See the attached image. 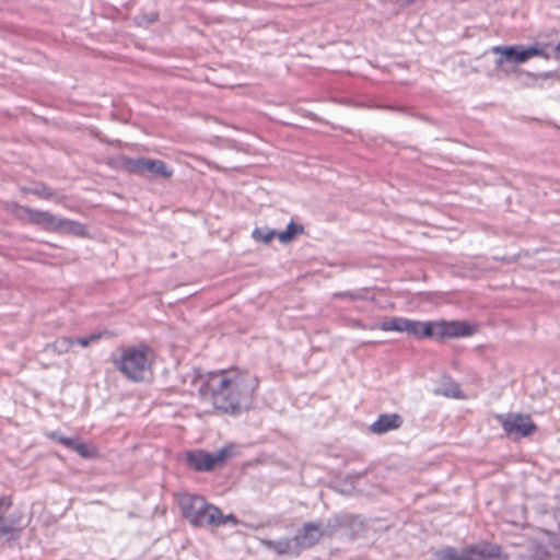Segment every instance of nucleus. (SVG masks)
<instances>
[{
    "mask_svg": "<svg viewBox=\"0 0 560 560\" xmlns=\"http://www.w3.org/2000/svg\"><path fill=\"white\" fill-rule=\"evenodd\" d=\"M11 506V501L7 497L0 495V536L7 537L8 539L16 537V529L14 526L4 518V513Z\"/></svg>",
    "mask_w": 560,
    "mask_h": 560,
    "instance_id": "4468645a",
    "label": "nucleus"
},
{
    "mask_svg": "<svg viewBox=\"0 0 560 560\" xmlns=\"http://www.w3.org/2000/svg\"><path fill=\"white\" fill-rule=\"evenodd\" d=\"M232 455V446H223L214 453L203 450L188 451L185 455L189 468L196 471H210L217 465L223 464Z\"/></svg>",
    "mask_w": 560,
    "mask_h": 560,
    "instance_id": "423d86ee",
    "label": "nucleus"
},
{
    "mask_svg": "<svg viewBox=\"0 0 560 560\" xmlns=\"http://www.w3.org/2000/svg\"><path fill=\"white\" fill-rule=\"evenodd\" d=\"M336 296H338V298H347V299H350V300L359 299V294L358 293H353V292H349V291L337 293Z\"/></svg>",
    "mask_w": 560,
    "mask_h": 560,
    "instance_id": "c85d7f7f",
    "label": "nucleus"
},
{
    "mask_svg": "<svg viewBox=\"0 0 560 560\" xmlns=\"http://www.w3.org/2000/svg\"><path fill=\"white\" fill-rule=\"evenodd\" d=\"M258 387V378L238 369L220 370L201 377L199 396L203 402L230 415L247 410Z\"/></svg>",
    "mask_w": 560,
    "mask_h": 560,
    "instance_id": "f257e3e1",
    "label": "nucleus"
},
{
    "mask_svg": "<svg viewBox=\"0 0 560 560\" xmlns=\"http://www.w3.org/2000/svg\"><path fill=\"white\" fill-rule=\"evenodd\" d=\"M410 320L407 318L397 317V328L396 331L399 332H407V330L410 328Z\"/></svg>",
    "mask_w": 560,
    "mask_h": 560,
    "instance_id": "bb28decb",
    "label": "nucleus"
},
{
    "mask_svg": "<svg viewBox=\"0 0 560 560\" xmlns=\"http://www.w3.org/2000/svg\"><path fill=\"white\" fill-rule=\"evenodd\" d=\"M150 354L144 345L124 347L113 357V363L127 378L139 382L151 365Z\"/></svg>",
    "mask_w": 560,
    "mask_h": 560,
    "instance_id": "f03ea898",
    "label": "nucleus"
},
{
    "mask_svg": "<svg viewBox=\"0 0 560 560\" xmlns=\"http://www.w3.org/2000/svg\"><path fill=\"white\" fill-rule=\"evenodd\" d=\"M73 451H75L83 458H91L94 455V452L84 443L77 442Z\"/></svg>",
    "mask_w": 560,
    "mask_h": 560,
    "instance_id": "393cba45",
    "label": "nucleus"
},
{
    "mask_svg": "<svg viewBox=\"0 0 560 560\" xmlns=\"http://www.w3.org/2000/svg\"><path fill=\"white\" fill-rule=\"evenodd\" d=\"M436 556L440 560H471L470 546L462 550L446 547L438 551Z\"/></svg>",
    "mask_w": 560,
    "mask_h": 560,
    "instance_id": "dca6fc26",
    "label": "nucleus"
},
{
    "mask_svg": "<svg viewBox=\"0 0 560 560\" xmlns=\"http://www.w3.org/2000/svg\"><path fill=\"white\" fill-rule=\"evenodd\" d=\"M303 232V226L295 224L294 222H290L284 231L278 233V238L282 244H287L291 242L295 235Z\"/></svg>",
    "mask_w": 560,
    "mask_h": 560,
    "instance_id": "6ab92c4d",
    "label": "nucleus"
},
{
    "mask_svg": "<svg viewBox=\"0 0 560 560\" xmlns=\"http://www.w3.org/2000/svg\"><path fill=\"white\" fill-rule=\"evenodd\" d=\"M435 393L439 395L445 396V397H450V398H456V399L464 398L462 390H460V386L456 382H446V383L442 384L435 390Z\"/></svg>",
    "mask_w": 560,
    "mask_h": 560,
    "instance_id": "a211bd4d",
    "label": "nucleus"
},
{
    "mask_svg": "<svg viewBox=\"0 0 560 560\" xmlns=\"http://www.w3.org/2000/svg\"><path fill=\"white\" fill-rule=\"evenodd\" d=\"M178 505L183 516L194 527L211 528L214 516L218 515V506L209 503L203 497L184 492L178 494Z\"/></svg>",
    "mask_w": 560,
    "mask_h": 560,
    "instance_id": "7ed1b4c3",
    "label": "nucleus"
},
{
    "mask_svg": "<svg viewBox=\"0 0 560 560\" xmlns=\"http://www.w3.org/2000/svg\"><path fill=\"white\" fill-rule=\"evenodd\" d=\"M497 418L508 435L528 436L536 430L535 423L528 416L509 413L508 416L499 415Z\"/></svg>",
    "mask_w": 560,
    "mask_h": 560,
    "instance_id": "1a4fd4ad",
    "label": "nucleus"
},
{
    "mask_svg": "<svg viewBox=\"0 0 560 560\" xmlns=\"http://www.w3.org/2000/svg\"><path fill=\"white\" fill-rule=\"evenodd\" d=\"M19 213L25 217L31 223L40 226L50 232H65L80 235L84 232V226L69 219L59 218L48 211L20 207Z\"/></svg>",
    "mask_w": 560,
    "mask_h": 560,
    "instance_id": "20e7f679",
    "label": "nucleus"
},
{
    "mask_svg": "<svg viewBox=\"0 0 560 560\" xmlns=\"http://www.w3.org/2000/svg\"><path fill=\"white\" fill-rule=\"evenodd\" d=\"M404 419L398 413H383L371 424L370 430L375 434H384L399 429Z\"/></svg>",
    "mask_w": 560,
    "mask_h": 560,
    "instance_id": "9b49d317",
    "label": "nucleus"
},
{
    "mask_svg": "<svg viewBox=\"0 0 560 560\" xmlns=\"http://www.w3.org/2000/svg\"><path fill=\"white\" fill-rule=\"evenodd\" d=\"M52 347L59 354L67 353L70 352L73 347V340L70 337L59 338L54 342Z\"/></svg>",
    "mask_w": 560,
    "mask_h": 560,
    "instance_id": "4be33fe9",
    "label": "nucleus"
},
{
    "mask_svg": "<svg viewBox=\"0 0 560 560\" xmlns=\"http://www.w3.org/2000/svg\"><path fill=\"white\" fill-rule=\"evenodd\" d=\"M260 545L272 550L277 556L299 555L294 538H281L279 540L260 539Z\"/></svg>",
    "mask_w": 560,
    "mask_h": 560,
    "instance_id": "f8f14e48",
    "label": "nucleus"
},
{
    "mask_svg": "<svg viewBox=\"0 0 560 560\" xmlns=\"http://www.w3.org/2000/svg\"><path fill=\"white\" fill-rule=\"evenodd\" d=\"M470 557L471 560H506L498 545L485 541L470 546Z\"/></svg>",
    "mask_w": 560,
    "mask_h": 560,
    "instance_id": "9d476101",
    "label": "nucleus"
},
{
    "mask_svg": "<svg viewBox=\"0 0 560 560\" xmlns=\"http://www.w3.org/2000/svg\"><path fill=\"white\" fill-rule=\"evenodd\" d=\"M492 51L500 55L497 59L498 66L503 63L522 65L542 52L538 45L527 47L523 45L494 46Z\"/></svg>",
    "mask_w": 560,
    "mask_h": 560,
    "instance_id": "0eeeda50",
    "label": "nucleus"
},
{
    "mask_svg": "<svg viewBox=\"0 0 560 560\" xmlns=\"http://www.w3.org/2000/svg\"><path fill=\"white\" fill-rule=\"evenodd\" d=\"M50 438H51L52 440L58 441L60 444L65 445V446H66V447H68V448H71V450H73V447H74V445H75V443H77V441H75L74 439H72V438H67V436H62V435H60V434H59V433H57V432L51 433V434H50Z\"/></svg>",
    "mask_w": 560,
    "mask_h": 560,
    "instance_id": "b1692460",
    "label": "nucleus"
},
{
    "mask_svg": "<svg viewBox=\"0 0 560 560\" xmlns=\"http://www.w3.org/2000/svg\"><path fill=\"white\" fill-rule=\"evenodd\" d=\"M409 336L417 338H433L434 339V322H418L410 320V328L407 330Z\"/></svg>",
    "mask_w": 560,
    "mask_h": 560,
    "instance_id": "2eb2a0df",
    "label": "nucleus"
},
{
    "mask_svg": "<svg viewBox=\"0 0 560 560\" xmlns=\"http://www.w3.org/2000/svg\"><path fill=\"white\" fill-rule=\"evenodd\" d=\"M215 521L212 527H222L225 525L237 526L240 521L234 514L223 515L222 511L218 508V515L214 516Z\"/></svg>",
    "mask_w": 560,
    "mask_h": 560,
    "instance_id": "412c9836",
    "label": "nucleus"
},
{
    "mask_svg": "<svg viewBox=\"0 0 560 560\" xmlns=\"http://www.w3.org/2000/svg\"><path fill=\"white\" fill-rule=\"evenodd\" d=\"M34 194H36L40 197H44L46 199H48L52 196V192L47 187H43L42 189H35Z\"/></svg>",
    "mask_w": 560,
    "mask_h": 560,
    "instance_id": "cd10ccee",
    "label": "nucleus"
},
{
    "mask_svg": "<svg viewBox=\"0 0 560 560\" xmlns=\"http://www.w3.org/2000/svg\"><path fill=\"white\" fill-rule=\"evenodd\" d=\"M173 174V171L168 168L165 162L162 160H152V159H145L144 160V168H143V177H162L167 178L171 177Z\"/></svg>",
    "mask_w": 560,
    "mask_h": 560,
    "instance_id": "ddd939ff",
    "label": "nucleus"
},
{
    "mask_svg": "<svg viewBox=\"0 0 560 560\" xmlns=\"http://www.w3.org/2000/svg\"><path fill=\"white\" fill-rule=\"evenodd\" d=\"M278 237V232L275 229L269 228H256L253 231L254 240L269 244L275 237Z\"/></svg>",
    "mask_w": 560,
    "mask_h": 560,
    "instance_id": "aec40b11",
    "label": "nucleus"
},
{
    "mask_svg": "<svg viewBox=\"0 0 560 560\" xmlns=\"http://www.w3.org/2000/svg\"><path fill=\"white\" fill-rule=\"evenodd\" d=\"M397 317H394L389 320H385L383 323L380 324V329H382L383 331H396V328H397Z\"/></svg>",
    "mask_w": 560,
    "mask_h": 560,
    "instance_id": "a878e982",
    "label": "nucleus"
},
{
    "mask_svg": "<svg viewBox=\"0 0 560 560\" xmlns=\"http://www.w3.org/2000/svg\"><path fill=\"white\" fill-rule=\"evenodd\" d=\"M144 160L145 158L132 159L122 156L119 163L122 171L143 177Z\"/></svg>",
    "mask_w": 560,
    "mask_h": 560,
    "instance_id": "f3484780",
    "label": "nucleus"
},
{
    "mask_svg": "<svg viewBox=\"0 0 560 560\" xmlns=\"http://www.w3.org/2000/svg\"><path fill=\"white\" fill-rule=\"evenodd\" d=\"M101 337H102V334L95 332V334H91V335L85 336V337L72 338L73 346L74 345H79V346L85 348V347H89L92 343L98 341L101 339Z\"/></svg>",
    "mask_w": 560,
    "mask_h": 560,
    "instance_id": "5701e85b",
    "label": "nucleus"
},
{
    "mask_svg": "<svg viewBox=\"0 0 560 560\" xmlns=\"http://www.w3.org/2000/svg\"><path fill=\"white\" fill-rule=\"evenodd\" d=\"M476 331L475 326L465 320H439L434 322V339H452L469 337Z\"/></svg>",
    "mask_w": 560,
    "mask_h": 560,
    "instance_id": "6e6552de",
    "label": "nucleus"
},
{
    "mask_svg": "<svg viewBox=\"0 0 560 560\" xmlns=\"http://www.w3.org/2000/svg\"><path fill=\"white\" fill-rule=\"evenodd\" d=\"M557 51H558V54L560 55V40H559V44H558V46H557Z\"/></svg>",
    "mask_w": 560,
    "mask_h": 560,
    "instance_id": "c756f323",
    "label": "nucleus"
},
{
    "mask_svg": "<svg viewBox=\"0 0 560 560\" xmlns=\"http://www.w3.org/2000/svg\"><path fill=\"white\" fill-rule=\"evenodd\" d=\"M337 520H329L324 523H305L299 533L293 537L299 552L312 548L323 536H331L338 528Z\"/></svg>",
    "mask_w": 560,
    "mask_h": 560,
    "instance_id": "39448f33",
    "label": "nucleus"
}]
</instances>
